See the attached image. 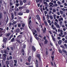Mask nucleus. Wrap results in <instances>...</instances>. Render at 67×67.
Segmentation results:
<instances>
[{
  "instance_id": "3",
  "label": "nucleus",
  "mask_w": 67,
  "mask_h": 67,
  "mask_svg": "<svg viewBox=\"0 0 67 67\" xmlns=\"http://www.w3.org/2000/svg\"><path fill=\"white\" fill-rule=\"evenodd\" d=\"M31 56H29L28 57V61L29 63L31 62Z\"/></svg>"
},
{
  "instance_id": "49",
  "label": "nucleus",
  "mask_w": 67,
  "mask_h": 67,
  "mask_svg": "<svg viewBox=\"0 0 67 67\" xmlns=\"http://www.w3.org/2000/svg\"><path fill=\"white\" fill-rule=\"evenodd\" d=\"M26 0H24L23 1V3H26Z\"/></svg>"
},
{
  "instance_id": "24",
  "label": "nucleus",
  "mask_w": 67,
  "mask_h": 67,
  "mask_svg": "<svg viewBox=\"0 0 67 67\" xmlns=\"http://www.w3.org/2000/svg\"><path fill=\"white\" fill-rule=\"evenodd\" d=\"M7 40V38H3V41H4V42H6V41Z\"/></svg>"
},
{
  "instance_id": "56",
  "label": "nucleus",
  "mask_w": 67,
  "mask_h": 67,
  "mask_svg": "<svg viewBox=\"0 0 67 67\" xmlns=\"http://www.w3.org/2000/svg\"><path fill=\"white\" fill-rule=\"evenodd\" d=\"M26 47V45H24L23 46V48H25Z\"/></svg>"
},
{
  "instance_id": "38",
  "label": "nucleus",
  "mask_w": 67,
  "mask_h": 67,
  "mask_svg": "<svg viewBox=\"0 0 67 67\" xmlns=\"http://www.w3.org/2000/svg\"><path fill=\"white\" fill-rule=\"evenodd\" d=\"M19 5V4L18 3H16V7H18V6Z\"/></svg>"
},
{
  "instance_id": "21",
  "label": "nucleus",
  "mask_w": 67,
  "mask_h": 67,
  "mask_svg": "<svg viewBox=\"0 0 67 67\" xmlns=\"http://www.w3.org/2000/svg\"><path fill=\"white\" fill-rule=\"evenodd\" d=\"M26 13H29L30 12V10L28 9H26Z\"/></svg>"
},
{
  "instance_id": "63",
  "label": "nucleus",
  "mask_w": 67,
  "mask_h": 67,
  "mask_svg": "<svg viewBox=\"0 0 67 67\" xmlns=\"http://www.w3.org/2000/svg\"><path fill=\"white\" fill-rule=\"evenodd\" d=\"M12 51H13V48L12 47H10Z\"/></svg>"
},
{
  "instance_id": "43",
  "label": "nucleus",
  "mask_w": 67,
  "mask_h": 67,
  "mask_svg": "<svg viewBox=\"0 0 67 67\" xmlns=\"http://www.w3.org/2000/svg\"><path fill=\"white\" fill-rule=\"evenodd\" d=\"M16 41L18 42V43H21L20 41L19 40H17Z\"/></svg>"
},
{
  "instance_id": "19",
  "label": "nucleus",
  "mask_w": 67,
  "mask_h": 67,
  "mask_svg": "<svg viewBox=\"0 0 67 67\" xmlns=\"http://www.w3.org/2000/svg\"><path fill=\"white\" fill-rule=\"evenodd\" d=\"M56 27H57V28H58V29H60V26H59V25L57 24L56 25Z\"/></svg>"
},
{
  "instance_id": "46",
  "label": "nucleus",
  "mask_w": 67,
  "mask_h": 67,
  "mask_svg": "<svg viewBox=\"0 0 67 67\" xmlns=\"http://www.w3.org/2000/svg\"><path fill=\"white\" fill-rule=\"evenodd\" d=\"M46 37L44 36V37H43V39L44 40H46Z\"/></svg>"
},
{
  "instance_id": "55",
  "label": "nucleus",
  "mask_w": 67,
  "mask_h": 67,
  "mask_svg": "<svg viewBox=\"0 0 67 67\" xmlns=\"http://www.w3.org/2000/svg\"><path fill=\"white\" fill-rule=\"evenodd\" d=\"M58 3L59 5H60V4L61 3H60V2H59V1H58L57 2Z\"/></svg>"
},
{
  "instance_id": "10",
  "label": "nucleus",
  "mask_w": 67,
  "mask_h": 67,
  "mask_svg": "<svg viewBox=\"0 0 67 67\" xmlns=\"http://www.w3.org/2000/svg\"><path fill=\"white\" fill-rule=\"evenodd\" d=\"M47 43H48V40H47L46 39L44 41V44H47Z\"/></svg>"
},
{
  "instance_id": "36",
  "label": "nucleus",
  "mask_w": 67,
  "mask_h": 67,
  "mask_svg": "<svg viewBox=\"0 0 67 67\" xmlns=\"http://www.w3.org/2000/svg\"><path fill=\"white\" fill-rule=\"evenodd\" d=\"M25 64L26 65H30V64L29 63H27V62Z\"/></svg>"
},
{
  "instance_id": "57",
  "label": "nucleus",
  "mask_w": 67,
  "mask_h": 67,
  "mask_svg": "<svg viewBox=\"0 0 67 67\" xmlns=\"http://www.w3.org/2000/svg\"><path fill=\"white\" fill-rule=\"evenodd\" d=\"M49 4L50 5V4H52V5H54V4L53 3H49Z\"/></svg>"
},
{
  "instance_id": "41",
  "label": "nucleus",
  "mask_w": 67,
  "mask_h": 67,
  "mask_svg": "<svg viewBox=\"0 0 67 67\" xmlns=\"http://www.w3.org/2000/svg\"><path fill=\"white\" fill-rule=\"evenodd\" d=\"M9 59L10 60H11L12 59V57L11 56H10L9 57Z\"/></svg>"
},
{
  "instance_id": "5",
  "label": "nucleus",
  "mask_w": 67,
  "mask_h": 67,
  "mask_svg": "<svg viewBox=\"0 0 67 67\" xmlns=\"http://www.w3.org/2000/svg\"><path fill=\"white\" fill-rule=\"evenodd\" d=\"M32 49L34 52L36 51V48H35V47L34 46H32Z\"/></svg>"
},
{
  "instance_id": "27",
  "label": "nucleus",
  "mask_w": 67,
  "mask_h": 67,
  "mask_svg": "<svg viewBox=\"0 0 67 67\" xmlns=\"http://www.w3.org/2000/svg\"><path fill=\"white\" fill-rule=\"evenodd\" d=\"M19 29H17L16 30V32H17V33H19Z\"/></svg>"
},
{
  "instance_id": "6",
  "label": "nucleus",
  "mask_w": 67,
  "mask_h": 67,
  "mask_svg": "<svg viewBox=\"0 0 67 67\" xmlns=\"http://www.w3.org/2000/svg\"><path fill=\"white\" fill-rule=\"evenodd\" d=\"M11 20H13V19H14V15L13 13H11Z\"/></svg>"
},
{
  "instance_id": "45",
  "label": "nucleus",
  "mask_w": 67,
  "mask_h": 67,
  "mask_svg": "<svg viewBox=\"0 0 67 67\" xmlns=\"http://www.w3.org/2000/svg\"><path fill=\"white\" fill-rule=\"evenodd\" d=\"M60 13L61 14H63V12L62 11H60Z\"/></svg>"
},
{
  "instance_id": "31",
  "label": "nucleus",
  "mask_w": 67,
  "mask_h": 67,
  "mask_svg": "<svg viewBox=\"0 0 67 67\" xmlns=\"http://www.w3.org/2000/svg\"><path fill=\"white\" fill-rule=\"evenodd\" d=\"M6 56H7V54H2V56H4V57H6Z\"/></svg>"
},
{
  "instance_id": "23",
  "label": "nucleus",
  "mask_w": 67,
  "mask_h": 67,
  "mask_svg": "<svg viewBox=\"0 0 67 67\" xmlns=\"http://www.w3.org/2000/svg\"><path fill=\"white\" fill-rule=\"evenodd\" d=\"M14 40V38L13 37V38L11 40V42H13V41Z\"/></svg>"
},
{
  "instance_id": "42",
  "label": "nucleus",
  "mask_w": 67,
  "mask_h": 67,
  "mask_svg": "<svg viewBox=\"0 0 67 67\" xmlns=\"http://www.w3.org/2000/svg\"><path fill=\"white\" fill-rule=\"evenodd\" d=\"M51 58H52V60H54V56H51Z\"/></svg>"
},
{
  "instance_id": "33",
  "label": "nucleus",
  "mask_w": 67,
  "mask_h": 67,
  "mask_svg": "<svg viewBox=\"0 0 67 67\" xmlns=\"http://www.w3.org/2000/svg\"><path fill=\"white\" fill-rule=\"evenodd\" d=\"M13 4H12V2H10V7H11V6H12V5H13Z\"/></svg>"
},
{
  "instance_id": "14",
  "label": "nucleus",
  "mask_w": 67,
  "mask_h": 67,
  "mask_svg": "<svg viewBox=\"0 0 67 67\" xmlns=\"http://www.w3.org/2000/svg\"><path fill=\"white\" fill-rule=\"evenodd\" d=\"M8 21H9V18L8 17V16H7V19L5 21V23H7L8 22Z\"/></svg>"
},
{
  "instance_id": "9",
  "label": "nucleus",
  "mask_w": 67,
  "mask_h": 67,
  "mask_svg": "<svg viewBox=\"0 0 67 67\" xmlns=\"http://www.w3.org/2000/svg\"><path fill=\"white\" fill-rule=\"evenodd\" d=\"M51 37L53 41H55V38H54V36H53V35H52L51 36Z\"/></svg>"
},
{
  "instance_id": "8",
  "label": "nucleus",
  "mask_w": 67,
  "mask_h": 67,
  "mask_svg": "<svg viewBox=\"0 0 67 67\" xmlns=\"http://www.w3.org/2000/svg\"><path fill=\"white\" fill-rule=\"evenodd\" d=\"M37 34H36L34 36H35V38L37 40H38V37H37Z\"/></svg>"
},
{
  "instance_id": "29",
  "label": "nucleus",
  "mask_w": 67,
  "mask_h": 67,
  "mask_svg": "<svg viewBox=\"0 0 67 67\" xmlns=\"http://www.w3.org/2000/svg\"><path fill=\"white\" fill-rule=\"evenodd\" d=\"M10 33H8V34L6 35V37H7V36H10Z\"/></svg>"
},
{
  "instance_id": "20",
  "label": "nucleus",
  "mask_w": 67,
  "mask_h": 67,
  "mask_svg": "<svg viewBox=\"0 0 67 67\" xmlns=\"http://www.w3.org/2000/svg\"><path fill=\"white\" fill-rule=\"evenodd\" d=\"M10 67H14V65L12 63H10Z\"/></svg>"
},
{
  "instance_id": "58",
  "label": "nucleus",
  "mask_w": 67,
  "mask_h": 67,
  "mask_svg": "<svg viewBox=\"0 0 67 67\" xmlns=\"http://www.w3.org/2000/svg\"><path fill=\"white\" fill-rule=\"evenodd\" d=\"M25 24H23L22 25V27H24V26H25Z\"/></svg>"
},
{
  "instance_id": "50",
  "label": "nucleus",
  "mask_w": 67,
  "mask_h": 67,
  "mask_svg": "<svg viewBox=\"0 0 67 67\" xmlns=\"http://www.w3.org/2000/svg\"><path fill=\"white\" fill-rule=\"evenodd\" d=\"M19 9H21L23 8V7H19Z\"/></svg>"
},
{
  "instance_id": "22",
  "label": "nucleus",
  "mask_w": 67,
  "mask_h": 67,
  "mask_svg": "<svg viewBox=\"0 0 67 67\" xmlns=\"http://www.w3.org/2000/svg\"><path fill=\"white\" fill-rule=\"evenodd\" d=\"M58 51L59 53H61V54H62V53H63V51H62L60 49L58 50Z\"/></svg>"
},
{
  "instance_id": "62",
  "label": "nucleus",
  "mask_w": 67,
  "mask_h": 67,
  "mask_svg": "<svg viewBox=\"0 0 67 67\" xmlns=\"http://www.w3.org/2000/svg\"><path fill=\"white\" fill-rule=\"evenodd\" d=\"M18 26L19 27H20L21 26V24H18Z\"/></svg>"
},
{
  "instance_id": "7",
  "label": "nucleus",
  "mask_w": 67,
  "mask_h": 67,
  "mask_svg": "<svg viewBox=\"0 0 67 67\" xmlns=\"http://www.w3.org/2000/svg\"><path fill=\"white\" fill-rule=\"evenodd\" d=\"M36 17L37 19L38 20H40L41 18H40V16L38 15H36Z\"/></svg>"
},
{
  "instance_id": "12",
  "label": "nucleus",
  "mask_w": 67,
  "mask_h": 67,
  "mask_svg": "<svg viewBox=\"0 0 67 67\" xmlns=\"http://www.w3.org/2000/svg\"><path fill=\"white\" fill-rule=\"evenodd\" d=\"M15 11H19V9L17 8L15 6Z\"/></svg>"
},
{
  "instance_id": "59",
  "label": "nucleus",
  "mask_w": 67,
  "mask_h": 67,
  "mask_svg": "<svg viewBox=\"0 0 67 67\" xmlns=\"http://www.w3.org/2000/svg\"><path fill=\"white\" fill-rule=\"evenodd\" d=\"M49 33L51 35V34H52V33L51 31H49Z\"/></svg>"
},
{
  "instance_id": "4",
  "label": "nucleus",
  "mask_w": 67,
  "mask_h": 67,
  "mask_svg": "<svg viewBox=\"0 0 67 67\" xmlns=\"http://www.w3.org/2000/svg\"><path fill=\"white\" fill-rule=\"evenodd\" d=\"M36 63H35L36 64V67H38V60L37 59L36 60Z\"/></svg>"
},
{
  "instance_id": "54",
  "label": "nucleus",
  "mask_w": 67,
  "mask_h": 67,
  "mask_svg": "<svg viewBox=\"0 0 67 67\" xmlns=\"http://www.w3.org/2000/svg\"><path fill=\"white\" fill-rule=\"evenodd\" d=\"M36 2L37 4V2H39V1H40V0H36Z\"/></svg>"
},
{
  "instance_id": "34",
  "label": "nucleus",
  "mask_w": 67,
  "mask_h": 67,
  "mask_svg": "<svg viewBox=\"0 0 67 67\" xmlns=\"http://www.w3.org/2000/svg\"><path fill=\"white\" fill-rule=\"evenodd\" d=\"M51 66H54V64L52 62H51Z\"/></svg>"
},
{
  "instance_id": "64",
  "label": "nucleus",
  "mask_w": 67,
  "mask_h": 67,
  "mask_svg": "<svg viewBox=\"0 0 67 67\" xmlns=\"http://www.w3.org/2000/svg\"><path fill=\"white\" fill-rule=\"evenodd\" d=\"M64 43H67V40H65V41H64Z\"/></svg>"
},
{
  "instance_id": "52",
  "label": "nucleus",
  "mask_w": 67,
  "mask_h": 67,
  "mask_svg": "<svg viewBox=\"0 0 67 67\" xmlns=\"http://www.w3.org/2000/svg\"><path fill=\"white\" fill-rule=\"evenodd\" d=\"M62 23H63V22L62 21H60L59 22L60 24V25H62L61 24H62Z\"/></svg>"
},
{
  "instance_id": "11",
  "label": "nucleus",
  "mask_w": 67,
  "mask_h": 67,
  "mask_svg": "<svg viewBox=\"0 0 67 67\" xmlns=\"http://www.w3.org/2000/svg\"><path fill=\"white\" fill-rule=\"evenodd\" d=\"M62 40H59L58 42V43L59 44V45H61L62 44Z\"/></svg>"
},
{
  "instance_id": "30",
  "label": "nucleus",
  "mask_w": 67,
  "mask_h": 67,
  "mask_svg": "<svg viewBox=\"0 0 67 67\" xmlns=\"http://www.w3.org/2000/svg\"><path fill=\"white\" fill-rule=\"evenodd\" d=\"M60 47H62V48L64 49L65 48V46L64 45H62L60 46Z\"/></svg>"
},
{
  "instance_id": "18",
  "label": "nucleus",
  "mask_w": 67,
  "mask_h": 67,
  "mask_svg": "<svg viewBox=\"0 0 67 67\" xmlns=\"http://www.w3.org/2000/svg\"><path fill=\"white\" fill-rule=\"evenodd\" d=\"M44 4H45V5L46 7H47V6H48V5L47 4V3L46 2H44Z\"/></svg>"
},
{
  "instance_id": "35",
  "label": "nucleus",
  "mask_w": 67,
  "mask_h": 67,
  "mask_svg": "<svg viewBox=\"0 0 67 67\" xmlns=\"http://www.w3.org/2000/svg\"><path fill=\"white\" fill-rule=\"evenodd\" d=\"M21 52L22 53H25L24 50V49H22V50H21Z\"/></svg>"
},
{
  "instance_id": "51",
  "label": "nucleus",
  "mask_w": 67,
  "mask_h": 67,
  "mask_svg": "<svg viewBox=\"0 0 67 67\" xmlns=\"http://www.w3.org/2000/svg\"><path fill=\"white\" fill-rule=\"evenodd\" d=\"M54 24L55 25H57V23L56 22H54Z\"/></svg>"
},
{
  "instance_id": "61",
  "label": "nucleus",
  "mask_w": 67,
  "mask_h": 67,
  "mask_svg": "<svg viewBox=\"0 0 67 67\" xmlns=\"http://www.w3.org/2000/svg\"><path fill=\"white\" fill-rule=\"evenodd\" d=\"M62 10H63V11H65V8H62Z\"/></svg>"
},
{
  "instance_id": "39",
  "label": "nucleus",
  "mask_w": 67,
  "mask_h": 67,
  "mask_svg": "<svg viewBox=\"0 0 67 67\" xmlns=\"http://www.w3.org/2000/svg\"><path fill=\"white\" fill-rule=\"evenodd\" d=\"M4 53H5V54H7V52L6 51L4 50Z\"/></svg>"
},
{
  "instance_id": "16",
  "label": "nucleus",
  "mask_w": 67,
  "mask_h": 67,
  "mask_svg": "<svg viewBox=\"0 0 67 67\" xmlns=\"http://www.w3.org/2000/svg\"><path fill=\"white\" fill-rule=\"evenodd\" d=\"M44 22L45 24V25H46V26H47V25H48V23H47V22H46V21H44Z\"/></svg>"
},
{
  "instance_id": "32",
  "label": "nucleus",
  "mask_w": 67,
  "mask_h": 67,
  "mask_svg": "<svg viewBox=\"0 0 67 67\" xmlns=\"http://www.w3.org/2000/svg\"><path fill=\"white\" fill-rule=\"evenodd\" d=\"M6 63L7 65H9V62L8 61H7L6 62Z\"/></svg>"
},
{
  "instance_id": "17",
  "label": "nucleus",
  "mask_w": 67,
  "mask_h": 67,
  "mask_svg": "<svg viewBox=\"0 0 67 67\" xmlns=\"http://www.w3.org/2000/svg\"><path fill=\"white\" fill-rule=\"evenodd\" d=\"M18 15H23V13L21 12L19 13H18Z\"/></svg>"
},
{
  "instance_id": "37",
  "label": "nucleus",
  "mask_w": 67,
  "mask_h": 67,
  "mask_svg": "<svg viewBox=\"0 0 67 67\" xmlns=\"http://www.w3.org/2000/svg\"><path fill=\"white\" fill-rule=\"evenodd\" d=\"M16 21H14V22H13L12 24V25H14V24H15V23H16Z\"/></svg>"
},
{
  "instance_id": "15",
  "label": "nucleus",
  "mask_w": 67,
  "mask_h": 67,
  "mask_svg": "<svg viewBox=\"0 0 67 67\" xmlns=\"http://www.w3.org/2000/svg\"><path fill=\"white\" fill-rule=\"evenodd\" d=\"M20 4L21 5H23V2L22 1L20 0Z\"/></svg>"
},
{
  "instance_id": "25",
  "label": "nucleus",
  "mask_w": 67,
  "mask_h": 67,
  "mask_svg": "<svg viewBox=\"0 0 67 67\" xmlns=\"http://www.w3.org/2000/svg\"><path fill=\"white\" fill-rule=\"evenodd\" d=\"M62 51L64 52V53H67V52H66V51L64 49H63Z\"/></svg>"
},
{
  "instance_id": "28",
  "label": "nucleus",
  "mask_w": 67,
  "mask_h": 67,
  "mask_svg": "<svg viewBox=\"0 0 67 67\" xmlns=\"http://www.w3.org/2000/svg\"><path fill=\"white\" fill-rule=\"evenodd\" d=\"M49 17L50 19H52V20L53 19V16H52L50 15L49 16Z\"/></svg>"
},
{
  "instance_id": "53",
  "label": "nucleus",
  "mask_w": 67,
  "mask_h": 67,
  "mask_svg": "<svg viewBox=\"0 0 67 67\" xmlns=\"http://www.w3.org/2000/svg\"><path fill=\"white\" fill-rule=\"evenodd\" d=\"M56 11V10L55 9H53V12H55Z\"/></svg>"
},
{
  "instance_id": "44",
  "label": "nucleus",
  "mask_w": 67,
  "mask_h": 67,
  "mask_svg": "<svg viewBox=\"0 0 67 67\" xmlns=\"http://www.w3.org/2000/svg\"><path fill=\"white\" fill-rule=\"evenodd\" d=\"M11 25H12V23H10L8 26H9V27H10V26H11Z\"/></svg>"
},
{
  "instance_id": "47",
  "label": "nucleus",
  "mask_w": 67,
  "mask_h": 67,
  "mask_svg": "<svg viewBox=\"0 0 67 67\" xmlns=\"http://www.w3.org/2000/svg\"><path fill=\"white\" fill-rule=\"evenodd\" d=\"M14 63H17V61L16 60H14Z\"/></svg>"
},
{
  "instance_id": "26",
  "label": "nucleus",
  "mask_w": 67,
  "mask_h": 67,
  "mask_svg": "<svg viewBox=\"0 0 67 67\" xmlns=\"http://www.w3.org/2000/svg\"><path fill=\"white\" fill-rule=\"evenodd\" d=\"M30 41L31 43H32V41H33V39H32V37H30Z\"/></svg>"
},
{
  "instance_id": "1",
  "label": "nucleus",
  "mask_w": 67,
  "mask_h": 67,
  "mask_svg": "<svg viewBox=\"0 0 67 67\" xmlns=\"http://www.w3.org/2000/svg\"><path fill=\"white\" fill-rule=\"evenodd\" d=\"M40 27H41V28H42V31H43V33H45L46 32V27H44V29L43 28V26H42V25H40Z\"/></svg>"
},
{
  "instance_id": "60",
  "label": "nucleus",
  "mask_w": 67,
  "mask_h": 67,
  "mask_svg": "<svg viewBox=\"0 0 67 67\" xmlns=\"http://www.w3.org/2000/svg\"><path fill=\"white\" fill-rule=\"evenodd\" d=\"M64 46H65V47L66 48H67V45L66 44H64Z\"/></svg>"
},
{
  "instance_id": "13",
  "label": "nucleus",
  "mask_w": 67,
  "mask_h": 67,
  "mask_svg": "<svg viewBox=\"0 0 67 67\" xmlns=\"http://www.w3.org/2000/svg\"><path fill=\"white\" fill-rule=\"evenodd\" d=\"M2 13L1 12L0 13V19H2Z\"/></svg>"
},
{
  "instance_id": "2",
  "label": "nucleus",
  "mask_w": 67,
  "mask_h": 67,
  "mask_svg": "<svg viewBox=\"0 0 67 67\" xmlns=\"http://www.w3.org/2000/svg\"><path fill=\"white\" fill-rule=\"evenodd\" d=\"M36 57L38 58L39 60L41 62V55L39 54H37L36 55Z\"/></svg>"
},
{
  "instance_id": "48",
  "label": "nucleus",
  "mask_w": 67,
  "mask_h": 67,
  "mask_svg": "<svg viewBox=\"0 0 67 67\" xmlns=\"http://www.w3.org/2000/svg\"><path fill=\"white\" fill-rule=\"evenodd\" d=\"M27 5H31V2H29L27 4Z\"/></svg>"
},
{
  "instance_id": "40",
  "label": "nucleus",
  "mask_w": 67,
  "mask_h": 67,
  "mask_svg": "<svg viewBox=\"0 0 67 67\" xmlns=\"http://www.w3.org/2000/svg\"><path fill=\"white\" fill-rule=\"evenodd\" d=\"M55 53V52L54 51H52V55L53 56L54 55V53Z\"/></svg>"
}]
</instances>
